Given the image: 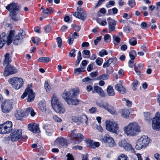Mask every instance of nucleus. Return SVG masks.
Wrapping results in <instances>:
<instances>
[{
    "mask_svg": "<svg viewBox=\"0 0 160 160\" xmlns=\"http://www.w3.org/2000/svg\"><path fill=\"white\" fill-rule=\"evenodd\" d=\"M79 93L78 88L72 89L68 91H65L62 94V97L69 105H76L78 103V101L75 97Z\"/></svg>",
    "mask_w": 160,
    "mask_h": 160,
    "instance_id": "obj_1",
    "label": "nucleus"
},
{
    "mask_svg": "<svg viewBox=\"0 0 160 160\" xmlns=\"http://www.w3.org/2000/svg\"><path fill=\"white\" fill-rule=\"evenodd\" d=\"M125 133L129 136L137 135L141 131L140 126L136 122H132L123 128Z\"/></svg>",
    "mask_w": 160,
    "mask_h": 160,
    "instance_id": "obj_2",
    "label": "nucleus"
},
{
    "mask_svg": "<svg viewBox=\"0 0 160 160\" xmlns=\"http://www.w3.org/2000/svg\"><path fill=\"white\" fill-rule=\"evenodd\" d=\"M20 5L14 2L11 3L8 5L6 8L10 12V15L12 19L14 21H18L20 20L19 18L17 17L16 11L20 9Z\"/></svg>",
    "mask_w": 160,
    "mask_h": 160,
    "instance_id": "obj_3",
    "label": "nucleus"
},
{
    "mask_svg": "<svg viewBox=\"0 0 160 160\" xmlns=\"http://www.w3.org/2000/svg\"><path fill=\"white\" fill-rule=\"evenodd\" d=\"M150 142V139L147 136L142 135L137 140L135 148L137 149L140 150L145 148Z\"/></svg>",
    "mask_w": 160,
    "mask_h": 160,
    "instance_id": "obj_4",
    "label": "nucleus"
},
{
    "mask_svg": "<svg viewBox=\"0 0 160 160\" xmlns=\"http://www.w3.org/2000/svg\"><path fill=\"white\" fill-rule=\"evenodd\" d=\"M8 82L10 84L13 88L15 89H19L23 85V79L18 77H14L9 78Z\"/></svg>",
    "mask_w": 160,
    "mask_h": 160,
    "instance_id": "obj_5",
    "label": "nucleus"
},
{
    "mask_svg": "<svg viewBox=\"0 0 160 160\" xmlns=\"http://www.w3.org/2000/svg\"><path fill=\"white\" fill-rule=\"evenodd\" d=\"M12 124L10 121H8L0 125V133L6 134L9 133L12 130Z\"/></svg>",
    "mask_w": 160,
    "mask_h": 160,
    "instance_id": "obj_6",
    "label": "nucleus"
},
{
    "mask_svg": "<svg viewBox=\"0 0 160 160\" xmlns=\"http://www.w3.org/2000/svg\"><path fill=\"white\" fill-rule=\"evenodd\" d=\"M96 104L99 107L105 109L111 114H115L116 113V110L114 107L109 105L107 102H103L102 101L97 102Z\"/></svg>",
    "mask_w": 160,
    "mask_h": 160,
    "instance_id": "obj_7",
    "label": "nucleus"
},
{
    "mask_svg": "<svg viewBox=\"0 0 160 160\" xmlns=\"http://www.w3.org/2000/svg\"><path fill=\"white\" fill-rule=\"evenodd\" d=\"M106 128L109 132L117 133L119 129L117 123L113 121H106Z\"/></svg>",
    "mask_w": 160,
    "mask_h": 160,
    "instance_id": "obj_8",
    "label": "nucleus"
},
{
    "mask_svg": "<svg viewBox=\"0 0 160 160\" xmlns=\"http://www.w3.org/2000/svg\"><path fill=\"white\" fill-rule=\"evenodd\" d=\"M118 145L126 151L130 152L132 153L134 152V148H133L131 144L123 139L118 142Z\"/></svg>",
    "mask_w": 160,
    "mask_h": 160,
    "instance_id": "obj_9",
    "label": "nucleus"
},
{
    "mask_svg": "<svg viewBox=\"0 0 160 160\" xmlns=\"http://www.w3.org/2000/svg\"><path fill=\"white\" fill-rule=\"evenodd\" d=\"M152 127L154 130H160V113L157 112L153 118Z\"/></svg>",
    "mask_w": 160,
    "mask_h": 160,
    "instance_id": "obj_10",
    "label": "nucleus"
},
{
    "mask_svg": "<svg viewBox=\"0 0 160 160\" xmlns=\"http://www.w3.org/2000/svg\"><path fill=\"white\" fill-rule=\"evenodd\" d=\"M101 141L107 146L112 147L115 145L113 138L108 134H105L101 139Z\"/></svg>",
    "mask_w": 160,
    "mask_h": 160,
    "instance_id": "obj_11",
    "label": "nucleus"
},
{
    "mask_svg": "<svg viewBox=\"0 0 160 160\" xmlns=\"http://www.w3.org/2000/svg\"><path fill=\"white\" fill-rule=\"evenodd\" d=\"M35 94L33 93L32 89L29 88H27L26 89L24 92L21 96V98L23 99L28 95L27 101L29 102L34 100Z\"/></svg>",
    "mask_w": 160,
    "mask_h": 160,
    "instance_id": "obj_12",
    "label": "nucleus"
},
{
    "mask_svg": "<svg viewBox=\"0 0 160 160\" xmlns=\"http://www.w3.org/2000/svg\"><path fill=\"white\" fill-rule=\"evenodd\" d=\"M76 130H73L71 131V137L72 138L75 140V143L78 144L82 142L84 138V137L80 133H75Z\"/></svg>",
    "mask_w": 160,
    "mask_h": 160,
    "instance_id": "obj_13",
    "label": "nucleus"
},
{
    "mask_svg": "<svg viewBox=\"0 0 160 160\" xmlns=\"http://www.w3.org/2000/svg\"><path fill=\"white\" fill-rule=\"evenodd\" d=\"M12 103V100H7L3 102L2 104L1 107L2 111L4 113L9 112L11 108Z\"/></svg>",
    "mask_w": 160,
    "mask_h": 160,
    "instance_id": "obj_14",
    "label": "nucleus"
},
{
    "mask_svg": "<svg viewBox=\"0 0 160 160\" xmlns=\"http://www.w3.org/2000/svg\"><path fill=\"white\" fill-rule=\"evenodd\" d=\"M18 71L15 68L11 65H8L5 68L4 72V75L5 76H8L9 75H12L17 72Z\"/></svg>",
    "mask_w": 160,
    "mask_h": 160,
    "instance_id": "obj_15",
    "label": "nucleus"
},
{
    "mask_svg": "<svg viewBox=\"0 0 160 160\" xmlns=\"http://www.w3.org/2000/svg\"><path fill=\"white\" fill-rule=\"evenodd\" d=\"M54 145L59 148L66 146L68 145L67 140L62 137L58 138L54 142Z\"/></svg>",
    "mask_w": 160,
    "mask_h": 160,
    "instance_id": "obj_16",
    "label": "nucleus"
},
{
    "mask_svg": "<svg viewBox=\"0 0 160 160\" xmlns=\"http://www.w3.org/2000/svg\"><path fill=\"white\" fill-rule=\"evenodd\" d=\"M25 34L23 31H20L18 34L15 36L13 39V43L16 45L20 44L22 41V39L24 37Z\"/></svg>",
    "mask_w": 160,
    "mask_h": 160,
    "instance_id": "obj_17",
    "label": "nucleus"
},
{
    "mask_svg": "<svg viewBox=\"0 0 160 160\" xmlns=\"http://www.w3.org/2000/svg\"><path fill=\"white\" fill-rule=\"evenodd\" d=\"M22 131L21 130L14 131L11 135V141H17L22 137Z\"/></svg>",
    "mask_w": 160,
    "mask_h": 160,
    "instance_id": "obj_18",
    "label": "nucleus"
},
{
    "mask_svg": "<svg viewBox=\"0 0 160 160\" xmlns=\"http://www.w3.org/2000/svg\"><path fill=\"white\" fill-rule=\"evenodd\" d=\"M107 21L108 24V29L109 32L114 31L115 26L117 24V21L112 19L110 17L107 18Z\"/></svg>",
    "mask_w": 160,
    "mask_h": 160,
    "instance_id": "obj_19",
    "label": "nucleus"
},
{
    "mask_svg": "<svg viewBox=\"0 0 160 160\" xmlns=\"http://www.w3.org/2000/svg\"><path fill=\"white\" fill-rule=\"evenodd\" d=\"M28 126L29 129L33 133H38L40 132L38 125L37 124L30 123Z\"/></svg>",
    "mask_w": 160,
    "mask_h": 160,
    "instance_id": "obj_20",
    "label": "nucleus"
},
{
    "mask_svg": "<svg viewBox=\"0 0 160 160\" xmlns=\"http://www.w3.org/2000/svg\"><path fill=\"white\" fill-rule=\"evenodd\" d=\"M92 93H97L102 97H104L105 96V94L102 89L98 86H94V90L92 91Z\"/></svg>",
    "mask_w": 160,
    "mask_h": 160,
    "instance_id": "obj_21",
    "label": "nucleus"
},
{
    "mask_svg": "<svg viewBox=\"0 0 160 160\" xmlns=\"http://www.w3.org/2000/svg\"><path fill=\"white\" fill-rule=\"evenodd\" d=\"M73 16L81 20H84L86 18L87 14L85 11L82 12L80 13H76V12H73Z\"/></svg>",
    "mask_w": 160,
    "mask_h": 160,
    "instance_id": "obj_22",
    "label": "nucleus"
},
{
    "mask_svg": "<svg viewBox=\"0 0 160 160\" xmlns=\"http://www.w3.org/2000/svg\"><path fill=\"white\" fill-rule=\"evenodd\" d=\"M119 112L121 117L126 119L129 117L130 113L129 110L127 109H120Z\"/></svg>",
    "mask_w": 160,
    "mask_h": 160,
    "instance_id": "obj_23",
    "label": "nucleus"
},
{
    "mask_svg": "<svg viewBox=\"0 0 160 160\" xmlns=\"http://www.w3.org/2000/svg\"><path fill=\"white\" fill-rule=\"evenodd\" d=\"M53 108L55 111L57 113H62L65 111V108L62 106L61 103L58 104Z\"/></svg>",
    "mask_w": 160,
    "mask_h": 160,
    "instance_id": "obj_24",
    "label": "nucleus"
},
{
    "mask_svg": "<svg viewBox=\"0 0 160 160\" xmlns=\"http://www.w3.org/2000/svg\"><path fill=\"white\" fill-rule=\"evenodd\" d=\"M38 107L40 111L42 112H44L46 111L47 108L46 105V102L44 100H42L39 102L38 104Z\"/></svg>",
    "mask_w": 160,
    "mask_h": 160,
    "instance_id": "obj_25",
    "label": "nucleus"
},
{
    "mask_svg": "<svg viewBox=\"0 0 160 160\" xmlns=\"http://www.w3.org/2000/svg\"><path fill=\"white\" fill-rule=\"evenodd\" d=\"M26 114L22 111H18L15 114V117L17 120H21L24 117Z\"/></svg>",
    "mask_w": 160,
    "mask_h": 160,
    "instance_id": "obj_26",
    "label": "nucleus"
},
{
    "mask_svg": "<svg viewBox=\"0 0 160 160\" xmlns=\"http://www.w3.org/2000/svg\"><path fill=\"white\" fill-rule=\"evenodd\" d=\"M53 97L52 98L51 100V103L52 107L53 108L60 103L57 96L55 94H53Z\"/></svg>",
    "mask_w": 160,
    "mask_h": 160,
    "instance_id": "obj_27",
    "label": "nucleus"
},
{
    "mask_svg": "<svg viewBox=\"0 0 160 160\" xmlns=\"http://www.w3.org/2000/svg\"><path fill=\"white\" fill-rule=\"evenodd\" d=\"M87 143L89 144V147L92 148H95L96 147H98L100 146V144L98 142H94L90 140H88Z\"/></svg>",
    "mask_w": 160,
    "mask_h": 160,
    "instance_id": "obj_28",
    "label": "nucleus"
},
{
    "mask_svg": "<svg viewBox=\"0 0 160 160\" xmlns=\"http://www.w3.org/2000/svg\"><path fill=\"white\" fill-rule=\"evenodd\" d=\"M6 33L3 32L0 35V49L2 48L6 42Z\"/></svg>",
    "mask_w": 160,
    "mask_h": 160,
    "instance_id": "obj_29",
    "label": "nucleus"
},
{
    "mask_svg": "<svg viewBox=\"0 0 160 160\" xmlns=\"http://www.w3.org/2000/svg\"><path fill=\"white\" fill-rule=\"evenodd\" d=\"M115 89L122 94H124L126 92V89L120 84H117L115 87Z\"/></svg>",
    "mask_w": 160,
    "mask_h": 160,
    "instance_id": "obj_30",
    "label": "nucleus"
},
{
    "mask_svg": "<svg viewBox=\"0 0 160 160\" xmlns=\"http://www.w3.org/2000/svg\"><path fill=\"white\" fill-rule=\"evenodd\" d=\"M108 95L110 96H113L115 95V93L112 87L109 85L107 89Z\"/></svg>",
    "mask_w": 160,
    "mask_h": 160,
    "instance_id": "obj_31",
    "label": "nucleus"
},
{
    "mask_svg": "<svg viewBox=\"0 0 160 160\" xmlns=\"http://www.w3.org/2000/svg\"><path fill=\"white\" fill-rule=\"evenodd\" d=\"M143 67V65L141 64H138L137 65H134L135 71L138 75H140V70Z\"/></svg>",
    "mask_w": 160,
    "mask_h": 160,
    "instance_id": "obj_32",
    "label": "nucleus"
},
{
    "mask_svg": "<svg viewBox=\"0 0 160 160\" xmlns=\"http://www.w3.org/2000/svg\"><path fill=\"white\" fill-rule=\"evenodd\" d=\"M12 61L10 58V55L9 53H6L5 55V59L3 65L8 64Z\"/></svg>",
    "mask_w": 160,
    "mask_h": 160,
    "instance_id": "obj_33",
    "label": "nucleus"
},
{
    "mask_svg": "<svg viewBox=\"0 0 160 160\" xmlns=\"http://www.w3.org/2000/svg\"><path fill=\"white\" fill-rule=\"evenodd\" d=\"M42 128L44 129H46L47 128L48 130L51 131H55V126L49 124L44 125L42 126Z\"/></svg>",
    "mask_w": 160,
    "mask_h": 160,
    "instance_id": "obj_34",
    "label": "nucleus"
},
{
    "mask_svg": "<svg viewBox=\"0 0 160 160\" xmlns=\"http://www.w3.org/2000/svg\"><path fill=\"white\" fill-rule=\"evenodd\" d=\"M88 118L86 115L85 114H82L80 116H79V122L83 123L85 122L86 124H87Z\"/></svg>",
    "mask_w": 160,
    "mask_h": 160,
    "instance_id": "obj_35",
    "label": "nucleus"
},
{
    "mask_svg": "<svg viewBox=\"0 0 160 160\" xmlns=\"http://www.w3.org/2000/svg\"><path fill=\"white\" fill-rule=\"evenodd\" d=\"M84 68L80 66V68L75 69L74 72L76 75H78L80 74L81 72H84Z\"/></svg>",
    "mask_w": 160,
    "mask_h": 160,
    "instance_id": "obj_36",
    "label": "nucleus"
},
{
    "mask_svg": "<svg viewBox=\"0 0 160 160\" xmlns=\"http://www.w3.org/2000/svg\"><path fill=\"white\" fill-rule=\"evenodd\" d=\"M113 43L115 45H118L120 42L121 39L117 35H113L112 36Z\"/></svg>",
    "mask_w": 160,
    "mask_h": 160,
    "instance_id": "obj_37",
    "label": "nucleus"
},
{
    "mask_svg": "<svg viewBox=\"0 0 160 160\" xmlns=\"http://www.w3.org/2000/svg\"><path fill=\"white\" fill-rule=\"evenodd\" d=\"M50 61V58L48 57H41L38 59V61L40 62H47Z\"/></svg>",
    "mask_w": 160,
    "mask_h": 160,
    "instance_id": "obj_38",
    "label": "nucleus"
},
{
    "mask_svg": "<svg viewBox=\"0 0 160 160\" xmlns=\"http://www.w3.org/2000/svg\"><path fill=\"white\" fill-rule=\"evenodd\" d=\"M150 26V22H148L147 23L146 22H143L141 23L140 27L143 29H146L148 28Z\"/></svg>",
    "mask_w": 160,
    "mask_h": 160,
    "instance_id": "obj_39",
    "label": "nucleus"
},
{
    "mask_svg": "<svg viewBox=\"0 0 160 160\" xmlns=\"http://www.w3.org/2000/svg\"><path fill=\"white\" fill-rule=\"evenodd\" d=\"M144 116L145 119L147 121H150L152 117L151 114L149 112H144Z\"/></svg>",
    "mask_w": 160,
    "mask_h": 160,
    "instance_id": "obj_40",
    "label": "nucleus"
},
{
    "mask_svg": "<svg viewBox=\"0 0 160 160\" xmlns=\"http://www.w3.org/2000/svg\"><path fill=\"white\" fill-rule=\"evenodd\" d=\"M53 9L52 8L50 7L47 8L45 10H44L42 12L45 14H50L53 12Z\"/></svg>",
    "mask_w": 160,
    "mask_h": 160,
    "instance_id": "obj_41",
    "label": "nucleus"
},
{
    "mask_svg": "<svg viewBox=\"0 0 160 160\" xmlns=\"http://www.w3.org/2000/svg\"><path fill=\"white\" fill-rule=\"evenodd\" d=\"M129 55L131 59H134L137 56L136 52L134 50H132L130 52Z\"/></svg>",
    "mask_w": 160,
    "mask_h": 160,
    "instance_id": "obj_42",
    "label": "nucleus"
},
{
    "mask_svg": "<svg viewBox=\"0 0 160 160\" xmlns=\"http://www.w3.org/2000/svg\"><path fill=\"white\" fill-rule=\"evenodd\" d=\"M109 77V76L106 74H104L102 75L99 76H98L97 78V79L98 80H100L101 79H102V80H107L108 79V78Z\"/></svg>",
    "mask_w": 160,
    "mask_h": 160,
    "instance_id": "obj_43",
    "label": "nucleus"
},
{
    "mask_svg": "<svg viewBox=\"0 0 160 160\" xmlns=\"http://www.w3.org/2000/svg\"><path fill=\"white\" fill-rule=\"evenodd\" d=\"M128 158L127 155L122 154L118 157L117 160H127Z\"/></svg>",
    "mask_w": 160,
    "mask_h": 160,
    "instance_id": "obj_44",
    "label": "nucleus"
},
{
    "mask_svg": "<svg viewBox=\"0 0 160 160\" xmlns=\"http://www.w3.org/2000/svg\"><path fill=\"white\" fill-rule=\"evenodd\" d=\"M31 40L34 44H36L37 45H38V43L40 41V38L38 37L36 38L33 37L32 38Z\"/></svg>",
    "mask_w": 160,
    "mask_h": 160,
    "instance_id": "obj_45",
    "label": "nucleus"
},
{
    "mask_svg": "<svg viewBox=\"0 0 160 160\" xmlns=\"http://www.w3.org/2000/svg\"><path fill=\"white\" fill-rule=\"evenodd\" d=\"M95 62L98 65L101 66L103 63V59L101 58H98L96 59Z\"/></svg>",
    "mask_w": 160,
    "mask_h": 160,
    "instance_id": "obj_46",
    "label": "nucleus"
},
{
    "mask_svg": "<svg viewBox=\"0 0 160 160\" xmlns=\"http://www.w3.org/2000/svg\"><path fill=\"white\" fill-rule=\"evenodd\" d=\"M108 54V52L106 50L102 49L99 52V55L101 57H103L105 55H107Z\"/></svg>",
    "mask_w": 160,
    "mask_h": 160,
    "instance_id": "obj_47",
    "label": "nucleus"
},
{
    "mask_svg": "<svg viewBox=\"0 0 160 160\" xmlns=\"http://www.w3.org/2000/svg\"><path fill=\"white\" fill-rule=\"evenodd\" d=\"M104 40L106 42H109L111 41V36L108 34L105 35L104 37Z\"/></svg>",
    "mask_w": 160,
    "mask_h": 160,
    "instance_id": "obj_48",
    "label": "nucleus"
},
{
    "mask_svg": "<svg viewBox=\"0 0 160 160\" xmlns=\"http://www.w3.org/2000/svg\"><path fill=\"white\" fill-rule=\"evenodd\" d=\"M129 44L132 46H135L137 44V40L136 39L133 38L130 39L129 41Z\"/></svg>",
    "mask_w": 160,
    "mask_h": 160,
    "instance_id": "obj_49",
    "label": "nucleus"
},
{
    "mask_svg": "<svg viewBox=\"0 0 160 160\" xmlns=\"http://www.w3.org/2000/svg\"><path fill=\"white\" fill-rule=\"evenodd\" d=\"M43 28L46 33H48L51 30V27L50 25H48L44 26Z\"/></svg>",
    "mask_w": 160,
    "mask_h": 160,
    "instance_id": "obj_50",
    "label": "nucleus"
},
{
    "mask_svg": "<svg viewBox=\"0 0 160 160\" xmlns=\"http://www.w3.org/2000/svg\"><path fill=\"white\" fill-rule=\"evenodd\" d=\"M117 60V59L116 57H113L109 58L108 60H107V61L110 65L112 63H116Z\"/></svg>",
    "mask_w": 160,
    "mask_h": 160,
    "instance_id": "obj_51",
    "label": "nucleus"
},
{
    "mask_svg": "<svg viewBox=\"0 0 160 160\" xmlns=\"http://www.w3.org/2000/svg\"><path fill=\"white\" fill-rule=\"evenodd\" d=\"M83 54H84L87 56V58H89L90 56V52L89 50H84L82 52Z\"/></svg>",
    "mask_w": 160,
    "mask_h": 160,
    "instance_id": "obj_52",
    "label": "nucleus"
},
{
    "mask_svg": "<svg viewBox=\"0 0 160 160\" xmlns=\"http://www.w3.org/2000/svg\"><path fill=\"white\" fill-rule=\"evenodd\" d=\"M6 42H7L8 45H9L12 42V37L8 36V37L6 36Z\"/></svg>",
    "mask_w": 160,
    "mask_h": 160,
    "instance_id": "obj_53",
    "label": "nucleus"
},
{
    "mask_svg": "<svg viewBox=\"0 0 160 160\" xmlns=\"http://www.w3.org/2000/svg\"><path fill=\"white\" fill-rule=\"evenodd\" d=\"M138 84V81L137 80H134L132 83V89L133 90H135L136 89L137 87Z\"/></svg>",
    "mask_w": 160,
    "mask_h": 160,
    "instance_id": "obj_54",
    "label": "nucleus"
},
{
    "mask_svg": "<svg viewBox=\"0 0 160 160\" xmlns=\"http://www.w3.org/2000/svg\"><path fill=\"white\" fill-rule=\"evenodd\" d=\"M57 42L58 46L59 47H61L62 44V39L60 37H58L56 39Z\"/></svg>",
    "mask_w": 160,
    "mask_h": 160,
    "instance_id": "obj_55",
    "label": "nucleus"
},
{
    "mask_svg": "<svg viewBox=\"0 0 160 160\" xmlns=\"http://www.w3.org/2000/svg\"><path fill=\"white\" fill-rule=\"evenodd\" d=\"M82 81L83 82H86L87 84L89 83L92 82V79L88 77H87L82 80Z\"/></svg>",
    "mask_w": 160,
    "mask_h": 160,
    "instance_id": "obj_56",
    "label": "nucleus"
},
{
    "mask_svg": "<svg viewBox=\"0 0 160 160\" xmlns=\"http://www.w3.org/2000/svg\"><path fill=\"white\" fill-rule=\"evenodd\" d=\"M71 27L73 28L75 31H79L81 28L80 26L74 24H72Z\"/></svg>",
    "mask_w": 160,
    "mask_h": 160,
    "instance_id": "obj_57",
    "label": "nucleus"
},
{
    "mask_svg": "<svg viewBox=\"0 0 160 160\" xmlns=\"http://www.w3.org/2000/svg\"><path fill=\"white\" fill-rule=\"evenodd\" d=\"M115 2L114 1H112L109 2L106 5V6L107 8H109L111 6H113L114 5Z\"/></svg>",
    "mask_w": 160,
    "mask_h": 160,
    "instance_id": "obj_58",
    "label": "nucleus"
},
{
    "mask_svg": "<svg viewBox=\"0 0 160 160\" xmlns=\"http://www.w3.org/2000/svg\"><path fill=\"white\" fill-rule=\"evenodd\" d=\"M76 38H74L73 36H70L68 38V44L69 45H71L73 42L74 40Z\"/></svg>",
    "mask_w": 160,
    "mask_h": 160,
    "instance_id": "obj_59",
    "label": "nucleus"
},
{
    "mask_svg": "<svg viewBox=\"0 0 160 160\" xmlns=\"http://www.w3.org/2000/svg\"><path fill=\"white\" fill-rule=\"evenodd\" d=\"M128 4L131 7H133L136 4L135 0H129L128 1Z\"/></svg>",
    "mask_w": 160,
    "mask_h": 160,
    "instance_id": "obj_60",
    "label": "nucleus"
},
{
    "mask_svg": "<svg viewBox=\"0 0 160 160\" xmlns=\"http://www.w3.org/2000/svg\"><path fill=\"white\" fill-rule=\"evenodd\" d=\"M53 119L56 122H61L62 121L61 119L56 115H54Z\"/></svg>",
    "mask_w": 160,
    "mask_h": 160,
    "instance_id": "obj_61",
    "label": "nucleus"
},
{
    "mask_svg": "<svg viewBox=\"0 0 160 160\" xmlns=\"http://www.w3.org/2000/svg\"><path fill=\"white\" fill-rule=\"evenodd\" d=\"M75 49H72L69 53V56L71 57L74 58L76 56V54L75 53Z\"/></svg>",
    "mask_w": 160,
    "mask_h": 160,
    "instance_id": "obj_62",
    "label": "nucleus"
},
{
    "mask_svg": "<svg viewBox=\"0 0 160 160\" xmlns=\"http://www.w3.org/2000/svg\"><path fill=\"white\" fill-rule=\"evenodd\" d=\"M113 72V69L112 67H109L107 69V72L109 74H110Z\"/></svg>",
    "mask_w": 160,
    "mask_h": 160,
    "instance_id": "obj_63",
    "label": "nucleus"
},
{
    "mask_svg": "<svg viewBox=\"0 0 160 160\" xmlns=\"http://www.w3.org/2000/svg\"><path fill=\"white\" fill-rule=\"evenodd\" d=\"M89 111L91 113H93L97 112V109L95 107H93L89 109Z\"/></svg>",
    "mask_w": 160,
    "mask_h": 160,
    "instance_id": "obj_64",
    "label": "nucleus"
}]
</instances>
